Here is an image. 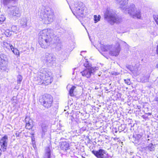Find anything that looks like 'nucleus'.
<instances>
[{
	"label": "nucleus",
	"mask_w": 158,
	"mask_h": 158,
	"mask_svg": "<svg viewBox=\"0 0 158 158\" xmlns=\"http://www.w3.org/2000/svg\"><path fill=\"white\" fill-rule=\"evenodd\" d=\"M39 38V42L41 48H45L50 45L54 37L52 29H48L40 31Z\"/></svg>",
	"instance_id": "f257e3e1"
},
{
	"label": "nucleus",
	"mask_w": 158,
	"mask_h": 158,
	"mask_svg": "<svg viewBox=\"0 0 158 158\" xmlns=\"http://www.w3.org/2000/svg\"><path fill=\"white\" fill-rule=\"evenodd\" d=\"M104 18L111 25L115 23H118L121 20L114 10L109 8L107 9L104 14Z\"/></svg>",
	"instance_id": "7ed1b4c3"
},
{
	"label": "nucleus",
	"mask_w": 158,
	"mask_h": 158,
	"mask_svg": "<svg viewBox=\"0 0 158 158\" xmlns=\"http://www.w3.org/2000/svg\"><path fill=\"white\" fill-rule=\"evenodd\" d=\"M47 69L46 68H42L40 70V74L39 75V77H41V75H45V74H46L47 73Z\"/></svg>",
	"instance_id": "b1692460"
},
{
	"label": "nucleus",
	"mask_w": 158,
	"mask_h": 158,
	"mask_svg": "<svg viewBox=\"0 0 158 158\" xmlns=\"http://www.w3.org/2000/svg\"><path fill=\"white\" fill-rule=\"evenodd\" d=\"M8 137L5 135L0 140V145L3 151H5L7 146Z\"/></svg>",
	"instance_id": "9d476101"
},
{
	"label": "nucleus",
	"mask_w": 158,
	"mask_h": 158,
	"mask_svg": "<svg viewBox=\"0 0 158 158\" xmlns=\"http://www.w3.org/2000/svg\"><path fill=\"white\" fill-rule=\"evenodd\" d=\"M7 8L10 10L11 14L15 17H19L21 15V13L19 7L15 6H7Z\"/></svg>",
	"instance_id": "0eeeda50"
},
{
	"label": "nucleus",
	"mask_w": 158,
	"mask_h": 158,
	"mask_svg": "<svg viewBox=\"0 0 158 158\" xmlns=\"http://www.w3.org/2000/svg\"><path fill=\"white\" fill-rule=\"evenodd\" d=\"M5 19V18L3 15H0V21L3 22Z\"/></svg>",
	"instance_id": "f704fd0d"
},
{
	"label": "nucleus",
	"mask_w": 158,
	"mask_h": 158,
	"mask_svg": "<svg viewBox=\"0 0 158 158\" xmlns=\"http://www.w3.org/2000/svg\"><path fill=\"white\" fill-rule=\"evenodd\" d=\"M123 8V11L126 14L130 15L134 18L140 19L141 18V10L139 8H136L135 4H131L128 8Z\"/></svg>",
	"instance_id": "20e7f679"
},
{
	"label": "nucleus",
	"mask_w": 158,
	"mask_h": 158,
	"mask_svg": "<svg viewBox=\"0 0 158 158\" xmlns=\"http://www.w3.org/2000/svg\"><path fill=\"white\" fill-rule=\"evenodd\" d=\"M45 63L48 66H51L52 62L55 61V58L54 57L52 54L48 53H46L44 59Z\"/></svg>",
	"instance_id": "1a4fd4ad"
},
{
	"label": "nucleus",
	"mask_w": 158,
	"mask_h": 158,
	"mask_svg": "<svg viewBox=\"0 0 158 158\" xmlns=\"http://www.w3.org/2000/svg\"><path fill=\"white\" fill-rule=\"evenodd\" d=\"M124 82L125 83L127 84V85H130L131 83L130 79H127L124 80Z\"/></svg>",
	"instance_id": "72a5a7b5"
},
{
	"label": "nucleus",
	"mask_w": 158,
	"mask_h": 158,
	"mask_svg": "<svg viewBox=\"0 0 158 158\" xmlns=\"http://www.w3.org/2000/svg\"><path fill=\"white\" fill-rule=\"evenodd\" d=\"M53 101L52 97L51 95L48 94L43 96L40 99V102L41 104L46 108H48L51 106Z\"/></svg>",
	"instance_id": "39448f33"
},
{
	"label": "nucleus",
	"mask_w": 158,
	"mask_h": 158,
	"mask_svg": "<svg viewBox=\"0 0 158 158\" xmlns=\"http://www.w3.org/2000/svg\"><path fill=\"white\" fill-rule=\"evenodd\" d=\"M92 153L98 158H107L108 157V153L106 151L100 149L97 151L93 150Z\"/></svg>",
	"instance_id": "6e6552de"
},
{
	"label": "nucleus",
	"mask_w": 158,
	"mask_h": 158,
	"mask_svg": "<svg viewBox=\"0 0 158 158\" xmlns=\"http://www.w3.org/2000/svg\"><path fill=\"white\" fill-rule=\"evenodd\" d=\"M40 16L42 20L45 24H49L53 21L54 19L53 12L49 8L43 6L39 11Z\"/></svg>",
	"instance_id": "f03ea898"
},
{
	"label": "nucleus",
	"mask_w": 158,
	"mask_h": 158,
	"mask_svg": "<svg viewBox=\"0 0 158 158\" xmlns=\"http://www.w3.org/2000/svg\"><path fill=\"white\" fill-rule=\"evenodd\" d=\"M120 51L119 44H118L117 47H112L109 53L112 56H117L119 54Z\"/></svg>",
	"instance_id": "9b49d317"
},
{
	"label": "nucleus",
	"mask_w": 158,
	"mask_h": 158,
	"mask_svg": "<svg viewBox=\"0 0 158 158\" xmlns=\"http://www.w3.org/2000/svg\"><path fill=\"white\" fill-rule=\"evenodd\" d=\"M41 127L43 132L44 133L47 132L48 128L47 123L46 122H43L40 123V125Z\"/></svg>",
	"instance_id": "a211bd4d"
},
{
	"label": "nucleus",
	"mask_w": 158,
	"mask_h": 158,
	"mask_svg": "<svg viewBox=\"0 0 158 158\" xmlns=\"http://www.w3.org/2000/svg\"><path fill=\"white\" fill-rule=\"evenodd\" d=\"M147 114L148 115H151V113H148Z\"/></svg>",
	"instance_id": "37998d69"
},
{
	"label": "nucleus",
	"mask_w": 158,
	"mask_h": 158,
	"mask_svg": "<svg viewBox=\"0 0 158 158\" xmlns=\"http://www.w3.org/2000/svg\"><path fill=\"white\" fill-rule=\"evenodd\" d=\"M41 81H46L48 84H51V81L50 75L48 73H47L45 75H41V77L40 78Z\"/></svg>",
	"instance_id": "f8f14e48"
},
{
	"label": "nucleus",
	"mask_w": 158,
	"mask_h": 158,
	"mask_svg": "<svg viewBox=\"0 0 158 158\" xmlns=\"http://www.w3.org/2000/svg\"><path fill=\"white\" fill-rule=\"evenodd\" d=\"M7 64H3V62H0V71L8 72V69L7 67Z\"/></svg>",
	"instance_id": "6ab92c4d"
},
{
	"label": "nucleus",
	"mask_w": 158,
	"mask_h": 158,
	"mask_svg": "<svg viewBox=\"0 0 158 158\" xmlns=\"http://www.w3.org/2000/svg\"><path fill=\"white\" fill-rule=\"evenodd\" d=\"M39 84H42L43 83V81H40L38 82Z\"/></svg>",
	"instance_id": "79ce46f5"
},
{
	"label": "nucleus",
	"mask_w": 158,
	"mask_h": 158,
	"mask_svg": "<svg viewBox=\"0 0 158 158\" xmlns=\"http://www.w3.org/2000/svg\"><path fill=\"white\" fill-rule=\"evenodd\" d=\"M8 59L6 55L2 54H0V62H3V64H7Z\"/></svg>",
	"instance_id": "aec40b11"
},
{
	"label": "nucleus",
	"mask_w": 158,
	"mask_h": 158,
	"mask_svg": "<svg viewBox=\"0 0 158 158\" xmlns=\"http://www.w3.org/2000/svg\"><path fill=\"white\" fill-rule=\"evenodd\" d=\"M27 19L25 18H23L20 21V25L23 27H25L27 26Z\"/></svg>",
	"instance_id": "5701e85b"
},
{
	"label": "nucleus",
	"mask_w": 158,
	"mask_h": 158,
	"mask_svg": "<svg viewBox=\"0 0 158 158\" xmlns=\"http://www.w3.org/2000/svg\"><path fill=\"white\" fill-rule=\"evenodd\" d=\"M97 70L96 67H88L81 72L82 75L87 78H89L92 75H94L95 71Z\"/></svg>",
	"instance_id": "423d86ee"
},
{
	"label": "nucleus",
	"mask_w": 158,
	"mask_h": 158,
	"mask_svg": "<svg viewBox=\"0 0 158 158\" xmlns=\"http://www.w3.org/2000/svg\"><path fill=\"white\" fill-rule=\"evenodd\" d=\"M4 45L6 46V48L8 49H11L13 53L16 55L19 53L18 50L16 49H15L13 46L11 44H8L7 43H5Z\"/></svg>",
	"instance_id": "ddd939ff"
},
{
	"label": "nucleus",
	"mask_w": 158,
	"mask_h": 158,
	"mask_svg": "<svg viewBox=\"0 0 158 158\" xmlns=\"http://www.w3.org/2000/svg\"><path fill=\"white\" fill-rule=\"evenodd\" d=\"M16 0H3V4L5 6H7L10 4L14 2Z\"/></svg>",
	"instance_id": "393cba45"
},
{
	"label": "nucleus",
	"mask_w": 158,
	"mask_h": 158,
	"mask_svg": "<svg viewBox=\"0 0 158 158\" xmlns=\"http://www.w3.org/2000/svg\"><path fill=\"white\" fill-rule=\"evenodd\" d=\"M119 44V46H120V44H122L124 46H126V45H127V44L125 42L121 41L118 44Z\"/></svg>",
	"instance_id": "e433bc0d"
},
{
	"label": "nucleus",
	"mask_w": 158,
	"mask_h": 158,
	"mask_svg": "<svg viewBox=\"0 0 158 158\" xmlns=\"http://www.w3.org/2000/svg\"><path fill=\"white\" fill-rule=\"evenodd\" d=\"M100 15H98V17H97L96 15H94V18L95 23H96L98 21H99L100 19Z\"/></svg>",
	"instance_id": "7c9ffc66"
},
{
	"label": "nucleus",
	"mask_w": 158,
	"mask_h": 158,
	"mask_svg": "<svg viewBox=\"0 0 158 158\" xmlns=\"http://www.w3.org/2000/svg\"><path fill=\"white\" fill-rule=\"evenodd\" d=\"M75 88H76V87L75 86H73L71 87V89H70L69 91V93L70 95L71 96H73L74 95L73 91Z\"/></svg>",
	"instance_id": "c85d7f7f"
},
{
	"label": "nucleus",
	"mask_w": 158,
	"mask_h": 158,
	"mask_svg": "<svg viewBox=\"0 0 158 158\" xmlns=\"http://www.w3.org/2000/svg\"><path fill=\"white\" fill-rule=\"evenodd\" d=\"M21 131L19 132L18 131H16L15 135V136L17 137H20L21 136Z\"/></svg>",
	"instance_id": "58836bf2"
},
{
	"label": "nucleus",
	"mask_w": 158,
	"mask_h": 158,
	"mask_svg": "<svg viewBox=\"0 0 158 158\" xmlns=\"http://www.w3.org/2000/svg\"><path fill=\"white\" fill-rule=\"evenodd\" d=\"M136 137L135 138L137 140H139V139L142 137L141 135L139 134H136Z\"/></svg>",
	"instance_id": "4c0bfd02"
},
{
	"label": "nucleus",
	"mask_w": 158,
	"mask_h": 158,
	"mask_svg": "<svg viewBox=\"0 0 158 158\" xmlns=\"http://www.w3.org/2000/svg\"><path fill=\"white\" fill-rule=\"evenodd\" d=\"M84 65L86 68V69H87L89 67H92L91 65L89 64L88 62H86V63H85L84 64Z\"/></svg>",
	"instance_id": "c9c22d12"
},
{
	"label": "nucleus",
	"mask_w": 158,
	"mask_h": 158,
	"mask_svg": "<svg viewBox=\"0 0 158 158\" xmlns=\"http://www.w3.org/2000/svg\"><path fill=\"white\" fill-rule=\"evenodd\" d=\"M32 123V121L30 120L28 121V123H27L25 126V127L26 129H31L32 127V124L31 123Z\"/></svg>",
	"instance_id": "bb28decb"
},
{
	"label": "nucleus",
	"mask_w": 158,
	"mask_h": 158,
	"mask_svg": "<svg viewBox=\"0 0 158 158\" xmlns=\"http://www.w3.org/2000/svg\"><path fill=\"white\" fill-rule=\"evenodd\" d=\"M118 73H116V72H115V73H112V74H114V75H118Z\"/></svg>",
	"instance_id": "a19ab883"
},
{
	"label": "nucleus",
	"mask_w": 158,
	"mask_h": 158,
	"mask_svg": "<svg viewBox=\"0 0 158 158\" xmlns=\"http://www.w3.org/2000/svg\"><path fill=\"white\" fill-rule=\"evenodd\" d=\"M17 81L18 84H20L23 79V77L21 75H19L17 77Z\"/></svg>",
	"instance_id": "c756f323"
},
{
	"label": "nucleus",
	"mask_w": 158,
	"mask_h": 158,
	"mask_svg": "<svg viewBox=\"0 0 158 158\" xmlns=\"http://www.w3.org/2000/svg\"><path fill=\"white\" fill-rule=\"evenodd\" d=\"M149 76L148 75L144 76L141 78V81L142 82H148Z\"/></svg>",
	"instance_id": "cd10ccee"
},
{
	"label": "nucleus",
	"mask_w": 158,
	"mask_h": 158,
	"mask_svg": "<svg viewBox=\"0 0 158 158\" xmlns=\"http://www.w3.org/2000/svg\"><path fill=\"white\" fill-rule=\"evenodd\" d=\"M118 2L121 6L120 8L121 9L122 11L123 8L122 7L123 6V8L125 9L128 7V6H126V5L128 3V0H118Z\"/></svg>",
	"instance_id": "4468645a"
},
{
	"label": "nucleus",
	"mask_w": 158,
	"mask_h": 158,
	"mask_svg": "<svg viewBox=\"0 0 158 158\" xmlns=\"http://www.w3.org/2000/svg\"><path fill=\"white\" fill-rule=\"evenodd\" d=\"M86 8H83L79 9V10H75V12L79 16L82 17L84 15V10Z\"/></svg>",
	"instance_id": "4be33fe9"
},
{
	"label": "nucleus",
	"mask_w": 158,
	"mask_h": 158,
	"mask_svg": "<svg viewBox=\"0 0 158 158\" xmlns=\"http://www.w3.org/2000/svg\"><path fill=\"white\" fill-rule=\"evenodd\" d=\"M112 47V45H100L101 49L104 52L107 51L108 50L110 51Z\"/></svg>",
	"instance_id": "f3484780"
},
{
	"label": "nucleus",
	"mask_w": 158,
	"mask_h": 158,
	"mask_svg": "<svg viewBox=\"0 0 158 158\" xmlns=\"http://www.w3.org/2000/svg\"><path fill=\"white\" fill-rule=\"evenodd\" d=\"M69 144L66 141L62 142L61 144L60 148L61 149L66 151L69 150Z\"/></svg>",
	"instance_id": "2eb2a0df"
},
{
	"label": "nucleus",
	"mask_w": 158,
	"mask_h": 158,
	"mask_svg": "<svg viewBox=\"0 0 158 158\" xmlns=\"http://www.w3.org/2000/svg\"><path fill=\"white\" fill-rule=\"evenodd\" d=\"M153 17L156 24L158 25V15H154Z\"/></svg>",
	"instance_id": "2f4dec72"
},
{
	"label": "nucleus",
	"mask_w": 158,
	"mask_h": 158,
	"mask_svg": "<svg viewBox=\"0 0 158 158\" xmlns=\"http://www.w3.org/2000/svg\"><path fill=\"white\" fill-rule=\"evenodd\" d=\"M83 8H86L85 5L81 2H78L74 5V10H79Z\"/></svg>",
	"instance_id": "dca6fc26"
},
{
	"label": "nucleus",
	"mask_w": 158,
	"mask_h": 158,
	"mask_svg": "<svg viewBox=\"0 0 158 158\" xmlns=\"http://www.w3.org/2000/svg\"><path fill=\"white\" fill-rule=\"evenodd\" d=\"M11 31H10L9 30L6 31L5 32V35L7 36H10L11 35Z\"/></svg>",
	"instance_id": "473e14b6"
},
{
	"label": "nucleus",
	"mask_w": 158,
	"mask_h": 158,
	"mask_svg": "<svg viewBox=\"0 0 158 158\" xmlns=\"http://www.w3.org/2000/svg\"><path fill=\"white\" fill-rule=\"evenodd\" d=\"M20 156H19V155L18 156V158Z\"/></svg>",
	"instance_id": "c03bdc74"
},
{
	"label": "nucleus",
	"mask_w": 158,
	"mask_h": 158,
	"mask_svg": "<svg viewBox=\"0 0 158 158\" xmlns=\"http://www.w3.org/2000/svg\"><path fill=\"white\" fill-rule=\"evenodd\" d=\"M155 145H153L152 143H150L147 147L146 148L150 151H154L155 149Z\"/></svg>",
	"instance_id": "a878e982"
},
{
	"label": "nucleus",
	"mask_w": 158,
	"mask_h": 158,
	"mask_svg": "<svg viewBox=\"0 0 158 158\" xmlns=\"http://www.w3.org/2000/svg\"><path fill=\"white\" fill-rule=\"evenodd\" d=\"M126 67L127 68L130 70H131V65H127L126 66Z\"/></svg>",
	"instance_id": "ea45409f"
},
{
	"label": "nucleus",
	"mask_w": 158,
	"mask_h": 158,
	"mask_svg": "<svg viewBox=\"0 0 158 158\" xmlns=\"http://www.w3.org/2000/svg\"><path fill=\"white\" fill-rule=\"evenodd\" d=\"M51 150L48 147H47L45 149V153L44 155V158H50Z\"/></svg>",
	"instance_id": "412c9836"
}]
</instances>
